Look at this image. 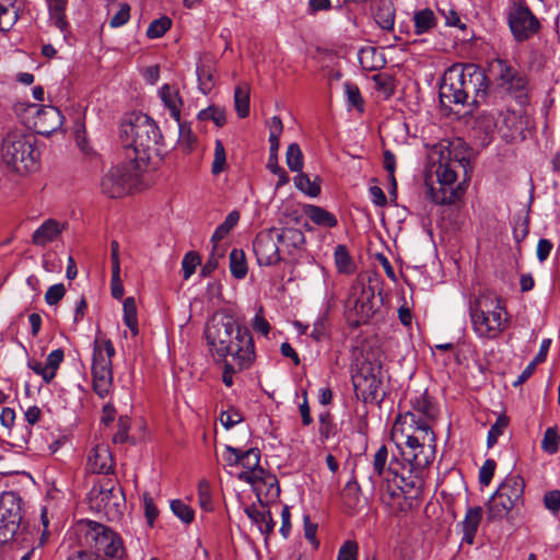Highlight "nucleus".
I'll return each mask as SVG.
<instances>
[{
	"label": "nucleus",
	"instance_id": "nucleus-1",
	"mask_svg": "<svg viewBox=\"0 0 560 560\" xmlns=\"http://www.w3.org/2000/svg\"><path fill=\"white\" fill-rule=\"evenodd\" d=\"M410 410L400 413L392 428L390 438L399 450L387 465L388 451L382 445L373 458V471L369 479L373 488H378L383 497L399 498L412 482V474H419L435 458V435L429 420L438 415L436 406L427 392L410 397Z\"/></svg>",
	"mask_w": 560,
	"mask_h": 560
},
{
	"label": "nucleus",
	"instance_id": "nucleus-2",
	"mask_svg": "<svg viewBox=\"0 0 560 560\" xmlns=\"http://www.w3.org/2000/svg\"><path fill=\"white\" fill-rule=\"evenodd\" d=\"M205 337L213 358L231 357L238 370L249 368L255 360V346L250 331L232 318H212L206 326Z\"/></svg>",
	"mask_w": 560,
	"mask_h": 560
},
{
	"label": "nucleus",
	"instance_id": "nucleus-3",
	"mask_svg": "<svg viewBox=\"0 0 560 560\" xmlns=\"http://www.w3.org/2000/svg\"><path fill=\"white\" fill-rule=\"evenodd\" d=\"M469 159L452 143L441 150L436 168L438 186L427 184V197L436 205H452L462 198L466 189Z\"/></svg>",
	"mask_w": 560,
	"mask_h": 560
},
{
	"label": "nucleus",
	"instance_id": "nucleus-4",
	"mask_svg": "<svg viewBox=\"0 0 560 560\" xmlns=\"http://www.w3.org/2000/svg\"><path fill=\"white\" fill-rule=\"evenodd\" d=\"M487 94V74L475 63H455L443 74L440 101L445 106L464 105L469 98L477 106L486 101Z\"/></svg>",
	"mask_w": 560,
	"mask_h": 560
},
{
	"label": "nucleus",
	"instance_id": "nucleus-5",
	"mask_svg": "<svg viewBox=\"0 0 560 560\" xmlns=\"http://www.w3.org/2000/svg\"><path fill=\"white\" fill-rule=\"evenodd\" d=\"M468 312L472 331L479 339H497L508 328L505 302L494 293L482 292L471 298Z\"/></svg>",
	"mask_w": 560,
	"mask_h": 560
},
{
	"label": "nucleus",
	"instance_id": "nucleus-6",
	"mask_svg": "<svg viewBox=\"0 0 560 560\" xmlns=\"http://www.w3.org/2000/svg\"><path fill=\"white\" fill-rule=\"evenodd\" d=\"M0 161L8 172L26 176L36 172L40 165V152L36 148V138L24 129H11L0 142Z\"/></svg>",
	"mask_w": 560,
	"mask_h": 560
},
{
	"label": "nucleus",
	"instance_id": "nucleus-7",
	"mask_svg": "<svg viewBox=\"0 0 560 560\" xmlns=\"http://www.w3.org/2000/svg\"><path fill=\"white\" fill-rule=\"evenodd\" d=\"M120 140L126 149V156L139 164L150 160L161 137L159 127L144 114H129L120 124Z\"/></svg>",
	"mask_w": 560,
	"mask_h": 560
},
{
	"label": "nucleus",
	"instance_id": "nucleus-8",
	"mask_svg": "<svg viewBox=\"0 0 560 560\" xmlns=\"http://www.w3.org/2000/svg\"><path fill=\"white\" fill-rule=\"evenodd\" d=\"M74 534L79 545L93 556L121 558L125 553L119 535L101 523L81 520L74 526Z\"/></svg>",
	"mask_w": 560,
	"mask_h": 560
},
{
	"label": "nucleus",
	"instance_id": "nucleus-9",
	"mask_svg": "<svg viewBox=\"0 0 560 560\" xmlns=\"http://www.w3.org/2000/svg\"><path fill=\"white\" fill-rule=\"evenodd\" d=\"M115 347L109 339L96 337L93 343L92 380L93 390L100 398L113 392V363Z\"/></svg>",
	"mask_w": 560,
	"mask_h": 560
},
{
	"label": "nucleus",
	"instance_id": "nucleus-10",
	"mask_svg": "<svg viewBox=\"0 0 560 560\" xmlns=\"http://www.w3.org/2000/svg\"><path fill=\"white\" fill-rule=\"evenodd\" d=\"M506 23L516 43H524L538 35L542 28L525 0H511L506 8Z\"/></svg>",
	"mask_w": 560,
	"mask_h": 560
},
{
	"label": "nucleus",
	"instance_id": "nucleus-11",
	"mask_svg": "<svg viewBox=\"0 0 560 560\" xmlns=\"http://www.w3.org/2000/svg\"><path fill=\"white\" fill-rule=\"evenodd\" d=\"M141 164L128 163L108 170L101 180L102 192L109 198H121L133 191L139 183Z\"/></svg>",
	"mask_w": 560,
	"mask_h": 560
},
{
	"label": "nucleus",
	"instance_id": "nucleus-12",
	"mask_svg": "<svg viewBox=\"0 0 560 560\" xmlns=\"http://www.w3.org/2000/svg\"><path fill=\"white\" fill-rule=\"evenodd\" d=\"M382 378V364L378 361H362L352 374L357 398L365 404L381 400Z\"/></svg>",
	"mask_w": 560,
	"mask_h": 560
},
{
	"label": "nucleus",
	"instance_id": "nucleus-13",
	"mask_svg": "<svg viewBox=\"0 0 560 560\" xmlns=\"http://www.w3.org/2000/svg\"><path fill=\"white\" fill-rule=\"evenodd\" d=\"M21 498L13 491L4 492L0 498V522L3 527V537L19 541L28 540L31 534L22 527V506Z\"/></svg>",
	"mask_w": 560,
	"mask_h": 560
},
{
	"label": "nucleus",
	"instance_id": "nucleus-14",
	"mask_svg": "<svg viewBox=\"0 0 560 560\" xmlns=\"http://www.w3.org/2000/svg\"><path fill=\"white\" fill-rule=\"evenodd\" d=\"M490 71L494 82L504 92L522 102L527 95V78L512 63L503 58H494L490 62Z\"/></svg>",
	"mask_w": 560,
	"mask_h": 560
},
{
	"label": "nucleus",
	"instance_id": "nucleus-15",
	"mask_svg": "<svg viewBox=\"0 0 560 560\" xmlns=\"http://www.w3.org/2000/svg\"><path fill=\"white\" fill-rule=\"evenodd\" d=\"M375 292L370 284L357 281L350 289L346 308L355 326L366 323L375 313Z\"/></svg>",
	"mask_w": 560,
	"mask_h": 560
},
{
	"label": "nucleus",
	"instance_id": "nucleus-16",
	"mask_svg": "<svg viewBox=\"0 0 560 560\" xmlns=\"http://www.w3.org/2000/svg\"><path fill=\"white\" fill-rule=\"evenodd\" d=\"M254 252L260 266H275L281 261L277 228L260 231L254 241Z\"/></svg>",
	"mask_w": 560,
	"mask_h": 560
},
{
	"label": "nucleus",
	"instance_id": "nucleus-17",
	"mask_svg": "<svg viewBox=\"0 0 560 560\" xmlns=\"http://www.w3.org/2000/svg\"><path fill=\"white\" fill-rule=\"evenodd\" d=\"M28 110L36 114L34 128L37 133L49 136L60 129L63 124V116L57 107H39L36 104H32L28 106Z\"/></svg>",
	"mask_w": 560,
	"mask_h": 560
},
{
	"label": "nucleus",
	"instance_id": "nucleus-18",
	"mask_svg": "<svg viewBox=\"0 0 560 560\" xmlns=\"http://www.w3.org/2000/svg\"><path fill=\"white\" fill-rule=\"evenodd\" d=\"M260 458L261 454L257 447L243 451L238 464L240 470L235 472L236 478L249 483L252 480L256 479L257 476L262 475L266 469L260 465Z\"/></svg>",
	"mask_w": 560,
	"mask_h": 560
},
{
	"label": "nucleus",
	"instance_id": "nucleus-19",
	"mask_svg": "<svg viewBox=\"0 0 560 560\" xmlns=\"http://www.w3.org/2000/svg\"><path fill=\"white\" fill-rule=\"evenodd\" d=\"M248 485H250L261 504H269L279 498L280 487L278 479L268 470H265L262 475L257 476V478L252 480Z\"/></svg>",
	"mask_w": 560,
	"mask_h": 560
},
{
	"label": "nucleus",
	"instance_id": "nucleus-20",
	"mask_svg": "<svg viewBox=\"0 0 560 560\" xmlns=\"http://www.w3.org/2000/svg\"><path fill=\"white\" fill-rule=\"evenodd\" d=\"M86 468L93 474H109L114 469V459L107 445L100 444L91 450Z\"/></svg>",
	"mask_w": 560,
	"mask_h": 560
},
{
	"label": "nucleus",
	"instance_id": "nucleus-21",
	"mask_svg": "<svg viewBox=\"0 0 560 560\" xmlns=\"http://www.w3.org/2000/svg\"><path fill=\"white\" fill-rule=\"evenodd\" d=\"M67 224L55 219L45 220L33 233L32 243L35 246L44 247L62 234Z\"/></svg>",
	"mask_w": 560,
	"mask_h": 560
},
{
	"label": "nucleus",
	"instance_id": "nucleus-22",
	"mask_svg": "<svg viewBox=\"0 0 560 560\" xmlns=\"http://www.w3.org/2000/svg\"><path fill=\"white\" fill-rule=\"evenodd\" d=\"M277 237L281 252L294 255L305 244L304 233L295 228L277 229Z\"/></svg>",
	"mask_w": 560,
	"mask_h": 560
},
{
	"label": "nucleus",
	"instance_id": "nucleus-23",
	"mask_svg": "<svg viewBox=\"0 0 560 560\" xmlns=\"http://www.w3.org/2000/svg\"><path fill=\"white\" fill-rule=\"evenodd\" d=\"M113 499H117L115 488L112 481L105 485L94 486L90 491V501L92 505L97 510H105L108 513L110 504L117 505L116 502H112Z\"/></svg>",
	"mask_w": 560,
	"mask_h": 560
},
{
	"label": "nucleus",
	"instance_id": "nucleus-24",
	"mask_svg": "<svg viewBox=\"0 0 560 560\" xmlns=\"http://www.w3.org/2000/svg\"><path fill=\"white\" fill-rule=\"evenodd\" d=\"M159 95L165 108L168 109L171 117L179 122L184 103L178 90L170 84H163L159 90Z\"/></svg>",
	"mask_w": 560,
	"mask_h": 560
},
{
	"label": "nucleus",
	"instance_id": "nucleus-25",
	"mask_svg": "<svg viewBox=\"0 0 560 560\" xmlns=\"http://www.w3.org/2000/svg\"><path fill=\"white\" fill-rule=\"evenodd\" d=\"M524 488L525 482L522 477L517 475H509L501 482L497 491L499 492V495L505 497V499L517 504L523 498Z\"/></svg>",
	"mask_w": 560,
	"mask_h": 560
},
{
	"label": "nucleus",
	"instance_id": "nucleus-26",
	"mask_svg": "<svg viewBox=\"0 0 560 560\" xmlns=\"http://www.w3.org/2000/svg\"><path fill=\"white\" fill-rule=\"evenodd\" d=\"M482 518V509L480 506L468 508L462 522L463 541L471 545Z\"/></svg>",
	"mask_w": 560,
	"mask_h": 560
},
{
	"label": "nucleus",
	"instance_id": "nucleus-27",
	"mask_svg": "<svg viewBox=\"0 0 560 560\" xmlns=\"http://www.w3.org/2000/svg\"><path fill=\"white\" fill-rule=\"evenodd\" d=\"M20 18V8L15 0H0V32L8 33Z\"/></svg>",
	"mask_w": 560,
	"mask_h": 560
},
{
	"label": "nucleus",
	"instance_id": "nucleus-28",
	"mask_svg": "<svg viewBox=\"0 0 560 560\" xmlns=\"http://www.w3.org/2000/svg\"><path fill=\"white\" fill-rule=\"evenodd\" d=\"M303 212L316 225L334 228L338 224L336 215L319 206L305 205Z\"/></svg>",
	"mask_w": 560,
	"mask_h": 560
},
{
	"label": "nucleus",
	"instance_id": "nucleus-29",
	"mask_svg": "<svg viewBox=\"0 0 560 560\" xmlns=\"http://www.w3.org/2000/svg\"><path fill=\"white\" fill-rule=\"evenodd\" d=\"M515 505L495 491L487 504L488 518L490 521L502 520Z\"/></svg>",
	"mask_w": 560,
	"mask_h": 560
},
{
	"label": "nucleus",
	"instance_id": "nucleus-30",
	"mask_svg": "<svg viewBox=\"0 0 560 560\" xmlns=\"http://www.w3.org/2000/svg\"><path fill=\"white\" fill-rule=\"evenodd\" d=\"M293 182L296 189L307 197L316 198L320 194V179L318 176L311 179L307 174L301 172L294 176Z\"/></svg>",
	"mask_w": 560,
	"mask_h": 560
},
{
	"label": "nucleus",
	"instance_id": "nucleus-31",
	"mask_svg": "<svg viewBox=\"0 0 560 560\" xmlns=\"http://www.w3.org/2000/svg\"><path fill=\"white\" fill-rule=\"evenodd\" d=\"M240 220L238 211H231L225 220L215 229L214 233L211 236V243L214 247L219 246V242L229 235V233L234 229Z\"/></svg>",
	"mask_w": 560,
	"mask_h": 560
},
{
	"label": "nucleus",
	"instance_id": "nucleus-32",
	"mask_svg": "<svg viewBox=\"0 0 560 560\" xmlns=\"http://www.w3.org/2000/svg\"><path fill=\"white\" fill-rule=\"evenodd\" d=\"M413 22L416 34L421 35L435 26L436 19L431 9H422L415 13Z\"/></svg>",
	"mask_w": 560,
	"mask_h": 560
},
{
	"label": "nucleus",
	"instance_id": "nucleus-33",
	"mask_svg": "<svg viewBox=\"0 0 560 560\" xmlns=\"http://www.w3.org/2000/svg\"><path fill=\"white\" fill-rule=\"evenodd\" d=\"M234 106L240 118H245L249 115V88L246 84L235 88Z\"/></svg>",
	"mask_w": 560,
	"mask_h": 560
},
{
	"label": "nucleus",
	"instance_id": "nucleus-34",
	"mask_svg": "<svg viewBox=\"0 0 560 560\" xmlns=\"http://www.w3.org/2000/svg\"><path fill=\"white\" fill-rule=\"evenodd\" d=\"M230 271L236 279H243L247 275V262L243 250L234 248L230 253Z\"/></svg>",
	"mask_w": 560,
	"mask_h": 560
},
{
	"label": "nucleus",
	"instance_id": "nucleus-35",
	"mask_svg": "<svg viewBox=\"0 0 560 560\" xmlns=\"http://www.w3.org/2000/svg\"><path fill=\"white\" fill-rule=\"evenodd\" d=\"M334 259L339 273L350 275L353 272V261L345 245H338L335 248Z\"/></svg>",
	"mask_w": 560,
	"mask_h": 560
},
{
	"label": "nucleus",
	"instance_id": "nucleus-36",
	"mask_svg": "<svg viewBox=\"0 0 560 560\" xmlns=\"http://www.w3.org/2000/svg\"><path fill=\"white\" fill-rule=\"evenodd\" d=\"M124 323L133 336L138 335L137 305L133 298L129 296L124 301Z\"/></svg>",
	"mask_w": 560,
	"mask_h": 560
},
{
	"label": "nucleus",
	"instance_id": "nucleus-37",
	"mask_svg": "<svg viewBox=\"0 0 560 560\" xmlns=\"http://www.w3.org/2000/svg\"><path fill=\"white\" fill-rule=\"evenodd\" d=\"M285 162L290 171L296 172L298 174L302 172L304 166V156L298 143L289 144L285 153Z\"/></svg>",
	"mask_w": 560,
	"mask_h": 560
},
{
	"label": "nucleus",
	"instance_id": "nucleus-38",
	"mask_svg": "<svg viewBox=\"0 0 560 560\" xmlns=\"http://www.w3.org/2000/svg\"><path fill=\"white\" fill-rule=\"evenodd\" d=\"M178 141L177 144L179 149L185 152L189 153L194 150V147L196 144L197 138L192 133L191 128L187 124L178 122Z\"/></svg>",
	"mask_w": 560,
	"mask_h": 560
},
{
	"label": "nucleus",
	"instance_id": "nucleus-39",
	"mask_svg": "<svg viewBox=\"0 0 560 560\" xmlns=\"http://www.w3.org/2000/svg\"><path fill=\"white\" fill-rule=\"evenodd\" d=\"M375 21L382 30L389 31L394 27L395 12L390 3H384L375 13Z\"/></svg>",
	"mask_w": 560,
	"mask_h": 560
},
{
	"label": "nucleus",
	"instance_id": "nucleus-40",
	"mask_svg": "<svg viewBox=\"0 0 560 560\" xmlns=\"http://www.w3.org/2000/svg\"><path fill=\"white\" fill-rule=\"evenodd\" d=\"M559 444H560V433H559L557 427L547 428L544 433V438L541 440L542 451L548 454H555L559 450Z\"/></svg>",
	"mask_w": 560,
	"mask_h": 560
},
{
	"label": "nucleus",
	"instance_id": "nucleus-41",
	"mask_svg": "<svg viewBox=\"0 0 560 560\" xmlns=\"http://www.w3.org/2000/svg\"><path fill=\"white\" fill-rule=\"evenodd\" d=\"M196 72L200 92L205 95L209 94L215 84L212 70L209 67L198 66Z\"/></svg>",
	"mask_w": 560,
	"mask_h": 560
},
{
	"label": "nucleus",
	"instance_id": "nucleus-42",
	"mask_svg": "<svg viewBox=\"0 0 560 560\" xmlns=\"http://www.w3.org/2000/svg\"><path fill=\"white\" fill-rule=\"evenodd\" d=\"M377 51L373 47L363 48L359 52V61L364 70H376L383 65V59L374 60Z\"/></svg>",
	"mask_w": 560,
	"mask_h": 560
},
{
	"label": "nucleus",
	"instance_id": "nucleus-43",
	"mask_svg": "<svg viewBox=\"0 0 560 560\" xmlns=\"http://www.w3.org/2000/svg\"><path fill=\"white\" fill-rule=\"evenodd\" d=\"M199 120H212L217 127L226 122L225 110L218 106H209L198 113Z\"/></svg>",
	"mask_w": 560,
	"mask_h": 560
},
{
	"label": "nucleus",
	"instance_id": "nucleus-44",
	"mask_svg": "<svg viewBox=\"0 0 560 560\" xmlns=\"http://www.w3.org/2000/svg\"><path fill=\"white\" fill-rule=\"evenodd\" d=\"M172 20L167 16H162L152 21L147 28V36L151 39L162 37L171 27Z\"/></svg>",
	"mask_w": 560,
	"mask_h": 560
},
{
	"label": "nucleus",
	"instance_id": "nucleus-45",
	"mask_svg": "<svg viewBox=\"0 0 560 560\" xmlns=\"http://www.w3.org/2000/svg\"><path fill=\"white\" fill-rule=\"evenodd\" d=\"M171 510L183 523L190 524L194 521L195 512L182 500H173L171 501Z\"/></svg>",
	"mask_w": 560,
	"mask_h": 560
},
{
	"label": "nucleus",
	"instance_id": "nucleus-46",
	"mask_svg": "<svg viewBox=\"0 0 560 560\" xmlns=\"http://www.w3.org/2000/svg\"><path fill=\"white\" fill-rule=\"evenodd\" d=\"M226 166V153L223 142L219 139L214 142V156L211 166V172L213 175H219L224 171Z\"/></svg>",
	"mask_w": 560,
	"mask_h": 560
},
{
	"label": "nucleus",
	"instance_id": "nucleus-47",
	"mask_svg": "<svg viewBox=\"0 0 560 560\" xmlns=\"http://www.w3.org/2000/svg\"><path fill=\"white\" fill-rule=\"evenodd\" d=\"M198 501L200 508L206 511H212L213 504H212V494H211V487L209 481L202 479L198 483Z\"/></svg>",
	"mask_w": 560,
	"mask_h": 560
},
{
	"label": "nucleus",
	"instance_id": "nucleus-48",
	"mask_svg": "<svg viewBox=\"0 0 560 560\" xmlns=\"http://www.w3.org/2000/svg\"><path fill=\"white\" fill-rule=\"evenodd\" d=\"M343 89H345V94H346L348 105L355 107L362 112L363 110V100H362L359 88L351 82H346L343 84Z\"/></svg>",
	"mask_w": 560,
	"mask_h": 560
},
{
	"label": "nucleus",
	"instance_id": "nucleus-49",
	"mask_svg": "<svg viewBox=\"0 0 560 560\" xmlns=\"http://www.w3.org/2000/svg\"><path fill=\"white\" fill-rule=\"evenodd\" d=\"M337 560H359V544L348 539L339 548Z\"/></svg>",
	"mask_w": 560,
	"mask_h": 560
},
{
	"label": "nucleus",
	"instance_id": "nucleus-50",
	"mask_svg": "<svg viewBox=\"0 0 560 560\" xmlns=\"http://www.w3.org/2000/svg\"><path fill=\"white\" fill-rule=\"evenodd\" d=\"M310 336L315 341H320L328 336V317L326 314H319L317 316L313 323V328Z\"/></svg>",
	"mask_w": 560,
	"mask_h": 560
},
{
	"label": "nucleus",
	"instance_id": "nucleus-51",
	"mask_svg": "<svg viewBox=\"0 0 560 560\" xmlns=\"http://www.w3.org/2000/svg\"><path fill=\"white\" fill-rule=\"evenodd\" d=\"M508 427V419L505 417H499L497 421L490 427L488 436H487V445L488 447H492L497 442L499 436L503 434L504 429Z\"/></svg>",
	"mask_w": 560,
	"mask_h": 560
},
{
	"label": "nucleus",
	"instance_id": "nucleus-52",
	"mask_svg": "<svg viewBox=\"0 0 560 560\" xmlns=\"http://www.w3.org/2000/svg\"><path fill=\"white\" fill-rule=\"evenodd\" d=\"M130 20V5L127 3H119L117 12L110 18L109 26L118 28L124 26Z\"/></svg>",
	"mask_w": 560,
	"mask_h": 560
},
{
	"label": "nucleus",
	"instance_id": "nucleus-53",
	"mask_svg": "<svg viewBox=\"0 0 560 560\" xmlns=\"http://www.w3.org/2000/svg\"><path fill=\"white\" fill-rule=\"evenodd\" d=\"M242 452L243 450L238 447L225 445L224 451L222 453L224 465L230 468H238Z\"/></svg>",
	"mask_w": 560,
	"mask_h": 560
},
{
	"label": "nucleus",
	"instance_id": "nucleus-54",
	"mask_svg": "<svg viewBox=\"0 0 560 560\" xmlns=\"http://www.w3.org/2000/svg\"><path fill=\"white\" fill-rule=\"evenodd\" d=\"M200 264V257L195 252L187 253L182 261V268L184 278L188 279L195 271L197 266Z\"/></svg>",
	"mask_w": 560,
	"mask_h": 560
},
{
	"label": "nucleus",
	"instance_id": "nucleus-55",
	"mask_svg": "<svg viewBox=\"0 0 560 560\" xmlns=\"http://www.w3.org/2000/svg\"><path fill=\"white\" fill-rule=\"evenodd\" d=\"M142 503L144 508L145 518L149 525L152 526L154 521L159 516V509L156 508L153 498L148 492H144L142 494Z\"/></svg>",
	"mask_w": 560,
	"mask_h": 560
},
{
	"label": "nucleus",
	"instance_id": "nucleus-56",
	"mask_svg": "<svg viewBox=\"0 0 560 560\" xmlns=\"http://www.w3.org/2000/svg\"><path fill=\"white\" fill-rule=\"evenodd\" d=\"M65 353L61 349L52 350L46 358L45 365L51 373V377L55 378L58 368L63 361Z\"/></svg>",
	"mask_w": 560,
	"mask_h": 560
},
{
	"label": "nucleus",
	"instance_id": "nucleus-57",
	"mask_svg": "<svg viewBox=\"0 0 560 560\" xmlns=\"http://www.w3.org/2000/svg\"><path fill=\"white\" fill-rule=\"evenodd\" d=\"M269 510L266 508H257L256 505H250L245 509V513L248 516V518L257 525L259 528L262 522H265V518L269 514Z\"/></svg>",
	"mask_w": 560,
	"mask_h": 560
},
{
	"label": "nucleus",
	"instance_id": "nucleus-58",
	"mask_svg": "<svg viewBox=\"0 0 560 560\" xmlns=\"http://www.w3.org/2000/svg\"><path fill=\"white\" fill-rule=\"evenodd\" d=\"M439 12L443 15L446 26L465 30L466 25L462 23L459 14L454 9H439Z\"/></svg>",
	"mask_w": 560,
	"mask_h": 560
},
{
	"label": "nucleus",
	"instance_id": "nucleus-59",
	"mask_svg": "<svg viewBox=\"0 0 560 560\" xmlns=\"http://www.w3.org/2000/svg\"><path fill=\"white\" fill-rule=\"evenodd\" d=\"M66 288L62 283H57L48 288L45 293V302L48 305L57 304L65 295Z\"/></svg>",
	"mask_w": 560,
	"mask_h": 560
},
{
	"label": "nucleus",
	"instance_id": "nucleus-60",
	"mask_svg": "<svg viewBox=\"0 0 560 560\" xmlns=\"http://www.w3.org/2000/svg\"><path fill=\"white\" fill-rule=\"evenodd\" d=\"M495 462L493 459H487L479 469V482L482 486H488L495 470Z\"/></svg>",
	"mask_w": 560,
	"mask_h": 560
},
{
	"label": "nucleus",
	"instance_id": "nucleus-61",
	"mask_svg": "<svg viewBox=\"0 0 560 560\" xmlns=\"http://www.w3.org/2000/svg\"><path fill=\"white\" fill-rule=\"evenodd\" d=\"M544 504L552 514H557L560 511V491L551 490L546 492L544 495Z\"/></svg>",
	"mask_w": 560,
	"mask_h": 560
},
{
	"label": "nucleus",
	"instance_id": "nucleus-62",
	"mask_svg": "<svg viewBox=\"0 0 560 560\" xmlns=\"http://www.w3.org/2000/svg\"><path fill=\"white\" fill-rule=\"evenodd\" d=\"M27 366L37 375L42 376L46 384H49L54 378L51 377L50 371H48L45 363L34 359L27 361Z\"/></svg>",
	"mask_w": 560,
	"mask_h": 560
},
{
	"label": "nucleus",
	"instance_id": "nucleus-63",
	"mask_svg": "<svg viewBox=\"0 0 560 560\" xmlns=\"http://www.w3.org/2000/svg\"><path fill=\"white\" fill-rule=\"evenodd\" d=\"M383 165L389 176V182L394 185V190L397 189V182L395 178L396 159L393 152L385 151Z\"/></svg>",
	"mask_w": 560,
	"mask_h": 560
},
{
	"label": "nucleus",
	"instance_id": "nucleus-64",
	"mask_svg": "<svg viewBox=\"0 0 560 560\" xmlns=\"http://www.w3.org/2000/svg\"><path fill=\"white\" fill-rule=\"evenodd\" d=\"M220 421L225 429H231L243 421L242 415L237 410L223 411L220 415Z\"/></svg>",
	"mask_w": 560,
	"mask_h": 560
}]
</instances>
